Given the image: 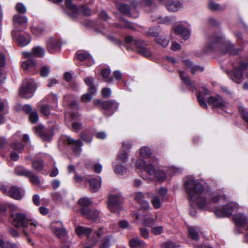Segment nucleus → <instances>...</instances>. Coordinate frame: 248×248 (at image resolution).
I'll use <instances>...</instances> for the list:
<instances>
[{"mask_svg":"<svg viewBox=\"0 0 248 248\" xmlns=\"http://www.w3.org/2000/svg\"><path fill=\"white\" fill-rule=\"evenodd\" d=\"M41 111L45 116H48L50 114V109L47 105H43L41 107Z\"/></svg>","mask_w":248,"mask_h":248,"instance_id":"59","label":"nucleus"},{"mask_svg":"<svg viewBox=\"0 0 248 248\" xmlns=\"http://www.w3.org/2000/svg\"><path fill=\"white\" fill-rule=\"evenodd\" d=\"M123 199L120 194L110 195L108 199V207L111 212L118 213L122 209Z\"/></svg>","mask_w":248,"mask_h":248,"instance_id":"9","label":"nucleus"},{"mask_svg":"<svg viewBox=\"0 0 248 248\" xmlns=\"http://www.w3.org/2000/svg\"><path fill=\"white\" fill-rule=\"evenodd\" d=\"M118 225L119 227L122 228L123 229H131V227L128 222L125 220H120L119 222Z\"/></svg>","mask_w":248,"mask_h":248,"instance_id":"57","label":"nucleus"},{"mask_svg":"<svg viewBox=\"0 0 248 248\" xmlns=\"http://www.w3.org/2000/svg\"><path fill=\"white\" fill-rule=\"evenodd\" d=\"M17 35V31L16 30H13L12 31L13 38L16 39L19 45L21 46H26L30 43L31 38L29 34L19 35L18 38Z\"/></svg>","mask_w":248,"mask_h":248,"instance_id":"17","label":"nucleus"},{"mask_svg":"<svg viewBox=\"0 0 248 248\" xmlns=\"http://www.w3.org/2000/svg\"><path fill=\"white\" fill-rule=\"evenodd\" d=\"M138 51L140 54L144 57L149 58L152 56V53L150 51L144 46L139 49Z\"/></svg>","mask_w":248,"mask_h":248,"instance_id":"47","label":"nucleus"},{"mask_svg":"<svg viewBox=\"0 0 248 248\" xmlns=\"http://www.w3.org/2000/svg\"><path fill=\"white\" fill-rule=\"evenodd\" d=\"M164 228L161 226H152L151 227V232L155 235H160L163 232Z\"/></svg>","mask_w":248,"mask_h":248,"instance_id":"44","label":"nucleus"},{"mask_svg":"<svg viewBox=\"0 0 248 248\" xmlns=\"http://www.w3.org/2000/svg\"><path fill=\"white\" fill-rule=\"evenodd\" d=\"M179 245H176L174 242L171 241H167L161 245L162 248H177L179 247Z\"/></svg>","mask_w":248,"mask_h":248,"instance_id":"50","label":"nucleus"},{"mask_svg":"<svg viewBox=\"0 0 248 248\" xmlns=\"http://www.w3.org/2000/svg\"><path fill=\"white\" fill-rule=\"evenodd\" d=\"M51 231L59 238H62L67 235V232L62 223L60 221H54L50 224Z\"/></svg>","mask_w":248,"mask_h":248,"instance_id":"12","label":"nucleus"},{"mask_svg":"<svg viewBox=\"0 0 248 248\" xmlns=\"http://www.w3.org/2000/svg\"><path fill=\"white\" fill-rule=\"evenodd\" d=\"M151 150L147 147L144 146L140 148V154L142 158L149 157L151 155Z\"/></svg>","mask_w":248,"mask_h":248,"instance_id":"39","label":"nucleus"},{"mask_svg":"<svg viewBox=\"0 0 248 248\" xmlns=\"http://www.w3.org/2000/svg\"><path fill=\"white\" fill-rule=\"evenodd\" d=\"M234 71L232 74H230V78L235 83L240 84L243 80V71L248 68V63L240 62L239 63L234 62L232 63Z\"/></svg>","mask_w":248,"mask_h":248,"instance_id":"6","label":"nucleus"},{"mask_svg":"<svg viewBox=\"0 0 248 248\" xmlns=\"http://www.w3.org/2000/svg\"><path fill=\"white\" fill-rule=\"evenodd\" d=\"M36 62L32 59H29L22 63V67L25 70L30 72L36 71Z\"/></svg>","mask_w":248,"mask_h":248,"instance_id":"26","label":"nucleus"},{"mask_svg":"<svg viewBox=\"0 0 248 248\" xmlns=\"http://www.w3.org/2000/svg\"><path fill=\"white\" fill-rule=\"evenodd\" d=\"M188 232L189 236L194 241H198L200 239L199 231L194 227H188Z\"/></svg>","mask_w":248,"mask_h":248,"instance_id":"31","label":"nucleus"},{"mask_svg":"<svg viewBox=\"0 0 248 248\" xmlns=\"http://www.w3.org/2000/svg\"><path fill=\"white\" fill-rule=\"evenodd\" d=\"M53 199L57 202H62V197L60 193L57 192H55L53 193Z\"/></svg>","mask_w":248,"mask_h":248,"instance_id":"62","label":"nucleus"},{"mask_svg":"<svg viewBox=\"0 0 248 248\" xmlns=\"http://www.w3.org/2000/svg\"><path fill=\"white\" fill-rule=\"evenodd\" d=\"M182 7V4L177 0H170L166 4V8L170 12L177 11Z\"/></svg>","mask_w":248,"mask_h":248,"instance_id":"24","label":"nucleus"},{"mask_svg":"<svg viewBox=\"0 0 248 248\" xmlns=\"http://www.w3.org/2000/svg\"><path fill=\"white\" fill-rule=\"evenodd\" d=\"M140 235L145 239H148L149 237V230L146 228L141 227L139 229Z\"/></svg>","mask_w":248,"mask_h":248,"instance_id":"53","label":"nucleus"},{"mask_svg":"<svg viewBox=\"0 0 248 248\" xmlns=\"http://www.w3.org/2000/svg\"><path fill=\"white\" fill-rule=\"evenodd\" d=\"M28 177H29L30 178L31 182L35 185H39L40 184V180L38 178V177L34 174L32 171H31V174L30 176H28Z\"/></svg>","mask_w":248,"mask_h":248,"instance_id":"56","label":"nucleus"},{"mask_svg":"<svg viewBox=\"0 0 248 248\" xmlns=\"http://www.w3.org/2000/svg\"><path fill=\"white\" fill-rule=\"evenodd\" d=\"M66 7L70 10L72 13H69V16L73 19H75L79 12V9L76 5L72 3V0H65Z\"/></svg>","mask_w":248,"mask_h":248,"instance_id":"22","label":"nucleus"},{"mask_svg":"<svg viewBox=\"0 0 248 248\" xmlns=\"http://www.w3.org/2000/svg\"><path fill=\"white\" fill-rule=\"evenodd\" d=\"M197 99L202 107L205 109H207L208 108L207 103L205 102V99L204 97L202 96V93L201 92H199L197 94Z\"/></svg>","mask_w":248,"mask_h":248,"instance_id":"46","label":"nucleus"},{"mask_svg":"<svg viewBox=\"0 0 248 248\" xmlns=\"http://www.w3.org/2000/svg\"><path fill=\"white\" fill-rule=\"evenodd\" d=\"M0 248H18V246L15 243L0 239Z\"/></svg>","mask_w":248,"mask_h":248,"instance_id":"40","label":"nucleus"},{"mask_svg":"<svg viewBox=\"0 0 248 248\" xmlns=\"http://www.w3.org/2000/svg\"><path fill=\"white\" fill-rule=\"evenodd\" d=\"M32 167L37 171H41L44 167V163L41 160H36L32 162Z\"/></svg>","mask_w":248,"mask_h":248,"instance_id":"48","label":"nucleus"},{"mask_svg":"<svg viewBox=\"0 0 248 248\" xmlns=\"http://www.w3.org/2000/svg\"><path fill=\"white\" fill-rule=\"evenodd\" d=\"M110 71L109 69L105 68L102 70V76L105 79V81L110 83L113 82V79L112 77H109Z\"/></svg>","mask_w":248,"mask_h":248,"instance_id":"35","label":"nucleus"},{"mask_svg":"<svg viewBox=\"0 0 248 248\" xmlns=\"http://www.w3.org/2000/svg\"><path fill=\"white\" fill-rule=\"evenodd\" d=\"M155 41L157 44L164 47H166L169 44V41L163 37L157 38Z\"/></svg>","mask_w":248,"mask_h":248,"instance_id":"52","label":"nucleus"},{"mask_svg":"<svg viewBox=\"0 0 248 248\" xmlns=\"http://www.w3.org/2000/svg\"><path fill=\"white\" fill-rule=\"evenodd\" d=\"M162 202L163 201H162V198H160L159 196L155 195L152 197L151 202L153 207L155 209L160 208Z\"/></svg>","mask_w":248,"mask_h":248,"instance_id":"33","label":"nucleus"},{"mask_svg":"<svg viewBox=\"0 0 248 248\" xmlns=\"http://www.w3.org/2000/svg\"><path fill=\"white\" fill-rule=\"evenodd\" d=\"M13 213L11 216L13 219V224L16 227H22L23 232L26 235H28V230H30L32 233L34 232L35 228L38 225L37 220L27 216L25 213L18 212V208L15 205L12 207Z\"/></svg>","mask_w":248,"mask_h":248,"instance_id":"3","label":"nucleus"},{"mask_svg":"<svg viewBox=\"0 0 248 248\" xmlns=\"http://www.w3.org/2000/svg\"><path fill=\"white\" fill-rule=\"evenodd\" d=\"M77 57L81 61H85L88 66L94 63V61L91 55L86 51H81L77 53Z\"/></svg>","mask_w":248,"mask_h":248,"instance_id":"18","label":"nucleus"},{"mask_svg":"<svg viewBox=\"0 0 248 248\" xmlns=\"http://www.w3.org/2000/svg\"><path fill=\"white\" fill-rule=\"evenodd\" d=\"M238 209V205L236 202H230L225 205L218 206L215 209V215L218 217H226L232 216L235 210Z\"/></svg>","mask_w":248,"mask_h":248,"instance_id":"7","label":"nucleus"},{"mask_svg":"<svg viewBox=\"0 0 248 248\" xmlns=\"http://www.w3.org/2000/svg\"><path fill=\"white\" fill-rule=\"evenodd\" d=\"M50 72V67L46 65L41 67L40 71V75L42 77H46Z\"/></svg>","mask_w":248,"mask_h":248,"instance_id":"49","label":"nucleus"},{"mask_svg":"<svg viewBox=\"0 0 248 248\" xmlns=\"http://www.w3.org/2000/svg\"><path fill=\"white\" fill-rule=\"evenodd\" d=\"M174 31L177 34H180L184 39H187L190 35V30L187 28H184L182 25H178L174 29Z\"/></svg>","mask_w":248,"mask_h":248,"instance_id":"25","label":"nucleus"},{"mask_svg":"<svg viewBox=\"0 0 248 248\" xmlns=\"http://www.w3.org/2000/svg\"><path fill=\"white\" fill-rule=\"evenodd\" d=\"M34 130L35 133L44 141H49L52 139L53 134L46 129L43 125L38 124L35 126Z\"/></svg>","mask_w":248,"mask_h":248,"instance_id":"15","label":"nucleus"},{"mask_svg":"<svg viewBox=\"0 0 248 248\" xmlns=\"http://www.w3.org/2000/svg\"><path fill=\"white\" fill-rule=\"evenodd\" d=\"M31 30L32 33L37 36H40L46 31V29L43 27H32L31 28Z\"/></svg>","mask_w":248,"mask_h":248,"instance_id":"34","label":"nucleus"},{"mask_svg":"<svg viewBox=\"0 0 248 248\" xmlns=\"http://www.w3.org/2000/svg\"><path fill=\"white\" fill-rule=\"evenodd\" d=\"M45 53L44 49L40 46H37L32 48V54L36 57H42L44 56Z\"/></svg>","mask_w":248,"mask_h":248,"instance_id":"36","label":"nucleus"},{"mask_svg":"<svg viewBox=\"0 0 248 248\" xmlns=\"http://www.w3.org/2000/svg\"><path fill=\"white\" fill-rule=\"evenodd\" d=\"M76 231L79 236H81L83 235L87 236L89 241L93 244H95L98 242V238L103 235L102 232V229H100L97 232H95L96 237L93 236L92 237L89 236V235L92 232V229L91 228L78 226L76 228Z\"/></svg>","mask_w":248,"mask_h":248,"instance_id":"10","label":"nucleus"},{"mask_svg":"<svg viewBox=\"0 0 248 248\" xmlns=\"http://www.w3.org/2000/svg\"><path fill=\"white\" fill-rule=\"evenodd\" d=\"M16 9L18 13L25 14L26 12V8L22 3H17L16 6Z\"/></svg>","mask_w":248,"mask_h":248,"instance_id":"54","label":"nucleus"},{"mask_svg":"<svg viewBox=\"0 0 248 248\" xmlns=\"http://www.w3.org/2000/svg\"><path fill=\"white\" fill-rule=\"evenodd\" d=\"M233 220L237 226V228H236L235 231V233H242V231L240 227L244 226L247 223L248 219L247 216L241 213H237L233 215Z\"/></svg>","mask_w":248,"mask_h":248,"instance_id":"14","label":"nucleus"},{"mask_svg":"<svg viewBox=\"0 0 248 248\" xmlns=\"http://www.w3.org/2000/svg\"><path fill=\"white\" fill-rule=\"evenodd\" d=\"M45 99H46L49 105L52 107H55L57 105V97L54 94H49Z\"/></svg>","mask_w":248,"mask_h":248,"instance_id":"38","label":"nucleus"},{"mask_svg":"<svg viewBox=\"0 0 248 248\" xmlns=\"http://www.w3.org/2000/svg\"><path fill=\"white\" fill-rule=\"evenodd\" d=\"M111 237V235L106 236L103 242L100 245L99 248H109L111 245L110 241Z\"/></svg>","mask_w":248,"mask_h":248,"instance_id":"45","label":"nucleus"},{"mask_svg":"<svg viewBox=\"0 0 248 248\" xmlns=\"http://www.w3.org/2000/svg\"><path fill=\"white\" fill-rule=\"evenodd\" d=\"M203 70V67L196 65L191 67V72L193 74H196L198 72H202Z\"/></svg>","mask_w":248,"mask_h":248,"instance_id":"61","label":"nucleus"},{"mask_svg":"<svg viewBox=\"0 0 248 248\" xmlns=\"http://www.w3.org/2000/svg\"><path fill=\"white\" fill-rule=\"evenodd\" d=\"M111 93V90L108 88H105L102 91V95L105 98L109 97Z\"/></svg>","mask_w":248,"mask_h":248,"instance_id":"60","label":"nucleus"},{"mask_svg":"<svg viewBox=\"0 0 248 248\" xmlns=\"http://www.w3.org/2000/svg\"><path fill=\"white\" fill-rule=\"evenodd\" d=\"M30 121L32 124H35L37 122L39 119V116L36 111H33L30 114Z\"/></svg>","mask_w":248,"mask_h":248,"instance_id":"51","label":"nucleus"},{"mask_svg":"<svg viewBox=\"0 0 248 248\" xmlns=\"http://www.w3.org/2000/svg\"><path fill=\"white\" fill-rule=\"evenodd\" d=\"M60 144L68 145L71 146L74 154L79 156L82 152L81 147L83 145L82 141L80 140H75L66 135L62 136L59 140Z\"/></svg>","mask_w":248,"mask_h":248,"instance_id":"5","label":"nucleus"},{"mask_svg":"<svg viewBox=\"0 0 248 248\" xmlns=\"http://www.w3.org/2000/svg\"><path fill=\"white\" fill-rule=\"evenodd\" d=\"M123 162H126L128 160V153L127 151L125 150H121L118 155V160Z\"/></svg>","mask_w":248,"mask_h":248,"instance_id":"41","label":"nucleus"},{"mask_svg":"<svg viewBox=\"0 0 248 248\" xmlns=\"http://www.w3.org/2000/svg\"><path fill=\"white\" fill-rule=\"evenodd\" d=\"M93 98V96L89 93H85L82 95L81 99L84 102H90Z\"/></svg>","mask_w":248,"mask_h":248,"instance_id":"63","label":"nucleus"},{"mask_svg":"<svg viewBox=\"0 0 248 248\" xmlns=\"http://www.w3.org/2000/svg\"><path fill=\"white\" fill-rule=\"evenodd\" d=\"M13 22L16 31L24 30L28 25L27 17L19 14H16L14 16Z\"/></svg>","mask_w":248,"mask_h":248,"instance_id":"13","label":"nucleus"},{"mask_svg":"<svg viewBox=\"0 0 248 248\" xmlns=\"http://www.w3.org/2000/svg\"><path fill=\"white\" fill-rule=\"evenodd\" d=\"M208 6L212 11H221L225 9L226 7L225 5L221 6L212 1H210Z\"/></svg>","mask_w":248,"mask_h":248,"instance_id":"37","label":"nucleus"},{"mask_svg":"<svg viewBox=\"0 0 248 248\" xmlns=\"http://www.w3.org/2000/svg\"><path fill=\"white\" fill-rule=\"evenodd\" d=\"M144 219L143 221V225L149 227H152L153 225L155 224V219L153 217H144Z\"/></svg>","mask_w":248,"mask_h":248,"instance_id":"42","label":"nucleus"},{"mask_svg":"<svg viewBox=\"0 0 248 248\" xmlns=\"http://www.w3.org/2000/svg\"><path fill=\"white\" fill-rule=\"evenodd\" d=\"M129 244L131 248H143L146 246L145 242L138 237L131 239Z\"/></svg>","mask_w":248,"mask_h":248,"instance_id":"28","label":"nucleus"},{"mask_svg":"<svg viewBox=\"0 0 248 248\" xmlns=\"http://www.w3.org/2000/svg\"><path fill=\"white\" fill-rule=\"evenodd\" d=\"M46 46L47 51L50 53H55L61 50L62 45L59 40L50 38L47 41Z\"/></svg>","mask_w":248,"mask_h":248,"instance_id":"16","label":"nucleus"},{"mask_svg":"<svg viewBox=\"0 0 248 248\" xmlns=\"http://www.w3.org/2000/svg\"><path fill=\"white\" fill-rule=\"evenodd\" d=\"M36 89L34 81L32 79H27L23 83L19 90V95L25 98L31 97Z\"/></svg>","mask_w":248,"mask_h":248,"instance_id":"8","label":"nucleus"},{"mask_svg":"<svg viewBox=\"0 0 248 248\" xmlns=\"http://www.w3.org/2000/svg\"><path fill=\"white\" fill-rule=\"evenodd\" d=\"M207 102L213 108H217L221 110H224L229 106L228 101L219 95L209 96L207 99Z\"/></svg>","mask_w":248,"mask_h":248,"instance_id":"11","label":"nucleus"},{"mask_svg":"<svg viewBox=\"0 0 248 248\" xmlns=\"http://www.w3.org/2000/svg\"><path fill=\"white\" fill-rule=\"evenodd\" d=\"M168 189L164 187H160L157 191V193L160 198H162V201H164V197L167 195Z\"/></svg>","mask_w":248,"mask_h":248,"instance_id":"58","label":"nucleus"},{"mask_svg":"<svg viewBox=\"0 0 248 248\" xmlns=\"http://www.w3.org/2000/svg\"><path fill=\"white\" fill-rule=\"evenodd\" d=\"M80 212L86 218L93 221L96 220L99 216V212L97 210L92 211L89 208H81Z\"/></svg>","mask_w":248,"mask_h":248,"instance_id":"19","label":"nucleus"},{"mask_svg":"<svg viewBox=\"0 0 248 248\" xmlns=\"http://www.w3.org/2000/svg\"><path fill=\"white\" fill-rule=\"evenodd\" d=\"M12 138L14 142L12 144L11 148L18 152H21L24 148V145L18 141L20 139V133H16L12 136Z\"/></svg>","mask_w":248,"mask_h":248,"instance_id":"23","label":"nucleus"},{"mask_svg":"<svg viewBox=\"0 0 248 248\" xmlns=\"http://www.w3.org/2000/svg\"><path fill=\"white\" fill-rule=\"evenodd\" d=\"M113 167L114 172L118 175H124L127 171V168L118 160L113 163Z\"/></svg>","mask_w":248,"mask_h":248,"instance_id":"27","label":"nucleus"},{"mask_svg":"<svg viewBox=\"0 0 248 248\" xmlns=\"http://www.w3.org/2000/svg\"><path fill=\"white\" fill-rule=\"evenodd\" d=\"M118 103L113 100L105 101L102 104V107L103 109L110 111L109 115H112L118 109Z\"/></svg>","mask_w":248,"mask_h":248,"instance_id":"20","label":"nucleus"},{"mask_svg":"<svg viewBox=\"0 0 248 248\" xmlns=\"http://www.w3.org/2000/svg\"><path fill=\"white\" fill-rule=\"evenodd\" d=\"M136 168L141 170L140 176L143 179L152 181L155 178L157 181L163 182L166 178V173L163 170H156L152 164H147L144 160H138Z\"/></svg>","mask_w":248,"mask_h":248,"instance_id":"4","label":"nucleus"},{"mask_svg":"<svg viewBox=\"0 0 248 248\" xmlns=\"http://www.w3.org/2000/svg\"><path fill=\"white\" fill-rule=\"evenodd\" d=\"M7 195L14 199L19 200L23 198L24 194L20 188L13 186L8 191Z\"/></svg>","mask_w":248,"mask_h":248,"instance_id":"21","label":"nucleus"},{"mask_svg":"<svg viewBox=\"0 0 248 248\" xmlns=\"http://www.w3.org/2000/svg\"><path fill=\"white\" fill-rule=\"evenodd\" d=\"M185 187L190 202H195L197 206L202 210L211 209V203H217L222 196L216 192H212L192 176L186 178Z\"/></svg>","mask_w":248,"mask_h":248,"instance_id":"1","label":"nucleus"},{"mask_svg":"<svg viewBox=\"0 0 248 248\" xmlns=\"http://www.w3.org/2000/svg\"><path fill=\"white\" fill-rule=\"evenodd\" d=\"M78 203L81 206V208H89L88 206L91 204V201L87 198H81L78 201Z\"/></svg>","mask_w":248,"mask_h":248,"instance_id":"43","label":"nucleus"},{"mask_svg":"<svg viewBox=\"0 0 248 248\" xmlns=\"http://www.w3.org/2000/svg\"><path fill=\"white\" fill-rule=\"evenodd\" d=\"M89 183L91 190L95 192L101 187V179L100 177L92 178L89 181Z\"/></svg>","mask_w":248,"mask_h":248,"instance_id":"29","label":"nucleus"},{"mask_svg":"<svg viewBox=\"0 0 248 248\" xmlns=\"http://www.w3.org/2000/svg\"><path fill=\"white\" fill-rule=\"evenodd\" d=\"M15 173L20 176H28L31 174V171H30L22 166H19L16 168Z\"/></svg>","mask_w":248,"mask_h":248,"instance_id":"32","label":"nucleus"},{"mask_svg":"<svg viewBox=\"0 0 248 248\" xmlns=\"http://www.w3.org/2000/svg\"><path fill=\"white\" fill-rule=\"evenodd\" d=\"M179 73L181 79L184 81V82H185V84H186L188 86L189 89L191 91L195 90L196 87L195 85L190 80L187 74L182 71H179Z\"/></svg>","mask_w":248,"mask_h":248,"instance_id":"30","label":"nucleus"},{"mask_svg":"<svg viewBox=\"0 0 248 248\" xmlns=\"http://www.w3.org/2000/svg\"><path fill=\"white\" fill-rule=\"evenodd\" d=\"M134 198L136 201L140 202L144 198V195L141 192H137L134 194Z\"/></svg>","mask_w":248,"mask_h":248,"instance_id":"55","label":"nucleus"},{"mask_svg":"<svg viewBox=\"0 0 248 248\" xmlns=\"http://www.w3.org/2000/svg\"><path fill=\"white\" fill-rule=\"evenodd\" d=\"M205 53L212 51H218L222 54L229 53L230 55L238 54L239 50L235 48L229 41L224 39L221 33L214 34L208 37L204 47Z\"/></svg>","mask_w":248,"mask_h":248,"instance_id":"2","label":"nucleus"},{"mask_svg":"<svg viewBox=\"0 0 248 248\" xmlns=\"http://www.w3.org/2000/svg\"><path fill=\"white\" fill-rule=\"evenodd\" d=\"M145 44V42L143 40L140 39H136L134 45L137 47L139 49H140L141 47L144 46Z\"/></svg>","mask_w":248,"mask_h":248,"instance_id":"64","label":"nucleus"}]
</instances>
